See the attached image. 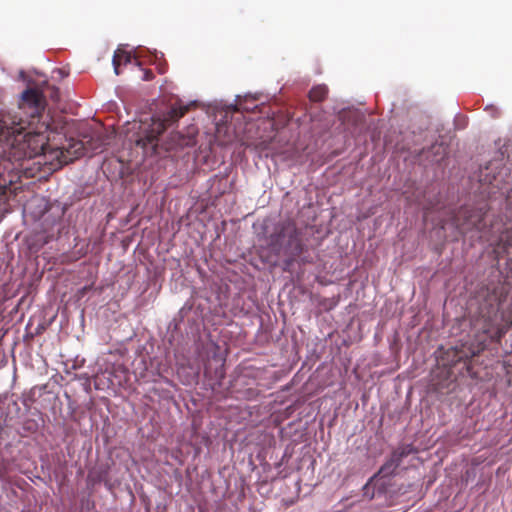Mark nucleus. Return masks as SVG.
Instances as JSON below:
<instances>
[{
	"mask_svg": "<svg viewBox=\"0 0 512 512\" xmlns=\"http://www.w3.org/2000/svg\"><path fill=\"white\" fill-rule=\"evenodd\" d=\"M153 78H154V73L151 70L147 69L144 71L142 80L151 81Z\"/></svg>",
	"mask_w": 512,
	"mask_h": 512,
	"instance_id": "2eb2a0df",
	"label": "nucleus"
},
{
	"mask_svg": "<svg viewBox=\"0 0 512 512\" xmlns=\"http://www.w3.org/2000/svg\"><path fill=\"white\" fill-rule=\"evenodd\" d=\"M328 94V88L325 85H318L309 91V99L313 102L323 101Z\"/></svg>",
	"mask_w": 512,
	"mask_h": 512,
	"instance_id": "9b49d317",
	"label": "nucleus"
},
{
	"mask_svg": "<svg viewBox=\"0 0 512 512\" xmlns=\"http://www.w3.org/2000/svg\"><path fill=\"white\" fill-rule=\"evenodd\" d=\"M417 450L412 444H403L396 448L391 457L381 466L378 474L382 477H388L392 475L399 467L402 459L410 454L416 453Z\"/></svg>",
	"mask_w": 512,
	"mask_h": 512,
	"instance_id": "6e6552de",
	"label": "nucleus"
},
{
	"mask_svg": "<svg viewBox=\"0 0 512 512\" xmlns=\"http://www.w3.org/2000/svg\"><path fill=\"white\" fill-rule=\"evenodd\" d=\"M196 134L197 131L195 128H190L187 134L173 132L161 147L166 152L177 148L192 147L196 144Z\"/></svg>",
	"mask_w": 512,
	"mask_h": 512,
	"instance_id": "1a4fd4ad",
	"label": "nucleus"
},
{
	"mask_svg": "<svg viewBox=\"0 0 512 512\" xmlns=\"http://www.w3.org/2000/svg\"><path fill=\"white\" fill-rule=\"evenodd\" d=\"M432 149L435 151L436 154H439L440 151L445 154V147L442 144H435L432 146Z\"/></svg>",
	"mask_w": 512,
	"mask_h": 512,
	"instance_id": "dca6fc26",
	"label": "nucleus"
},
{
	"mask_svg": "<svg viewBox=\"0 0 512 512\" xmlns=\"http://www.w3.org/2000/svg\"><path fill=\"white\" fill-rule=\"evenodd\" d=\"M46 104L43 92L29 87L22 92L17 110L0 113V142L11 146V155L31 177L28 162L37 159L34 164L50 167L51 159L45 154L54 148L46 136L50 126L44 116Z\"/></svg>",
	"mask_w": 512,
	"mask_h": 512,
	"instance_id": "f257e3e1",
	"label": "nucleus"
},
{
	"mask_svg": "<svg viewBox=\"0 0 512 512\" xmlns=\"http://www.w3.org/2000/svg\"><path fill=\"white\" fill-rule=\"evenodd\" d=\"M188 111V106H172L163 118H151L150 122H140L134 142L136 146L143 149L145 156H155L160 154L159 136L166 128L177 122Z\"/></svg>",
	"mask_w": 512,
	"mask_h": 512,
	"instance_id": "20e7f679",
	"label": "nucleus"
},
{
	"mask_svg": "<svg viewBox=\"0 0 512 512\" xmlns=\"http://www.w3.org/2000/svg\"><path fill=\"white\" fill-rule=\"evenodd\" d=\"M506 202L508 209L512 212V190L507 194Z\"/></svg>",
	"mask_w": 512,
	"mask_h": 512,
	"instance_id": "f3484780",
	"label": "nucleus"
},
{
	"mask_svg": "<svg viewBox=\"0 0 512 512\" xmlns=\"http://www.w3.org/2000/svg\"><path fill=\"white\" fill-rule=\"evenodd\" d=\"M442 373H444L446 375V380H445V383H441L439 381H436L433 383V385L435 386V388L440 391V392H445L444 390L446 389H450L451 388V385H453V379H452V376L451 375V372L447 369H444L442 370Z\"/></svg>",
	"mask_w": 512,
	"mask_h": 512,
	"instance_id": "f8f14e48",
	"label": "nucleus"
},
{
	"mask_svg": "<svg viewBox=\"0 0 512 512\" xmlns=\"http://www.w3.org/2000/svg\"><path fill=\"white\" fill-rule=\"evenodd\" d=\"M481 181L488 182L494 188L501 189L500 183L496 176L493 177V180H488V179H486V177H483V175H481Z\"/></svg>",
	"mask_w": 512,
	"mask_h": 512,
	"instance_id": "4468645a",
	"label": "nucleus"
},
{
	"mask_svg": "<svg viewBox=\"0 0 512 512\" xmlns=\"http://www.w3.org/2000/svg\"><path fill=\"white\" fill-rule=\"evenodd\" d=\"M485 214L483 208L462 207L452 218V223L462 235L472 231L483 233L486 228Z\"/></svg>",
	"mask_w": 512,
	"mask_h": 512,
	"instance_id": "423d86ee",
	"label": "nucleus"
},
{
	"mask_svg": "<svg viewBox=\"0 0 512 512\" xmlns=\"http://www.w3.org/2000/svg\"><path fill=\"white\" fill-rule=\"evenodd\" d=\"M84 154V145L79 140L71 139L67 146L54 147L45 157H49L50 167L49 171H56L63 165L72 162L74 159L81 157Z\"/></svg>",
	"mask_w": 512,
	"mask_h": 512,
	"instance_id": "0eeeda50",
	"label": "nucleus"
},
{
	"mask_svg": "<svg viewBox=\"0 0 512 512\" xmlns=\"http://www.w3.org/2000/svg\"><path fill=\"white\" fill-rule=\"evenodd\" d=\"M268 244L277 254L282 249L285 250V253L290 256V259L286 261L287 265H290L305 249L302 231L291 219L281 221L275 226L274 232L268 237Z\"/></svg>",
	"mask_w": 512,
	"mask_h": 512,
	"instance_id": "39448f33",
	"label": "nucleus"
},
{
	"mask_svg": "<svg viewBox=\"0 0 512 512\" xmlns=\"http://www.w3.org/2000/svg\"><path fill=\"white\" fill-rule=\"evenodd\" d=\"M466 369H467V371H469L470 373H473V374H475V373H476V372L473 370V368H472V367H467Z\"/></svg>",
	"mask_w": 512,
	"mask_h": 512,
	"instance_id": "a211bd4d",
	"label": "nucleus"
},
{
	"mask_svg": "<svg viewBox=\"0 0 512 512\" xmlns=\"http://www.w3.org/2000/svg\"><path fill=\"white\" fill-rule=\"evenodd\" d=\"M56 396L44 386H35L18 399L14 395L0 396V416H16L20 413L47 416L49 405Z\"/></svg>",
	"mask_w": 512,
	"mask_h": 512,
	"instance_id": "7ed1b4c3",
	"label": "nucleus"
},
{
	"mask_svg": "<svg viewBox=\"0 0 512 512\" xmlns=\"http://www.w3.org/2000/svg\"><path fill=\"white\" fill-rule=\"evenodd\" d=\"M477 315L472 319L474 340L455 347L458 361H467L485 350L488 342H500L512 327V293L504 284L481 294Z\"/></svg>",
	"mask_w": 512,
	"mask_h": 512,
	"instance_id": "f03ea898",
	"label": "nucleus"
},
{
	"mask_svg": "<svg viewBox=\"0 0 512 512\" xmlns=\"http://www.w3.org/2000/svg\"><path fill=\"white\" fill-rule=\"evenodd\" d=\"M131 61V55L124 50L117 49L113 56V67L116 75L120 74L119 67L122 63L127 64Z\"/></svg>",
	"mask_w": 512,
	"mask_h": 512,
	"instance_id": "9d476101",
	"label": "nucleus"
},
{
	"mask_svg": "<svg viewBox=\"0 0 512 512\" xmlns=\"http://www.w3.org/2000/svg\"><path fill=\"white\" fill-rule=\"evenodd\" d=\"M262 142L261 143H258V144H253V143H249V142H246V141H241L240 145L244 148H250L252 146H254L255 149L257 150H263L266 148V146H262Z\"/></svg>",
	"mask_w": 512,
	"mask_h": 512,
	"instance_id": "ddd939ff",
	"label": "nucleus"
}]
</instances>
